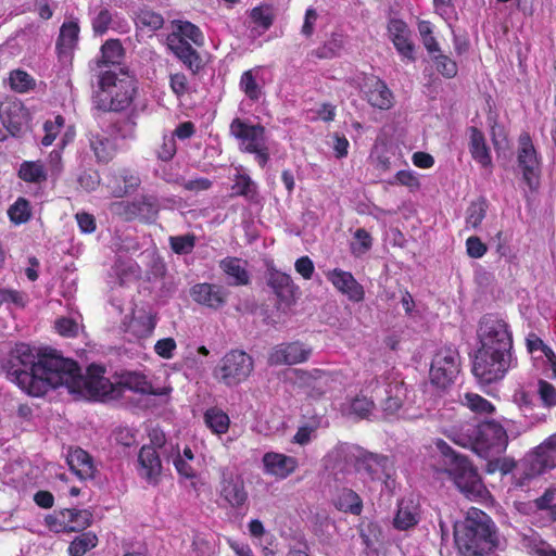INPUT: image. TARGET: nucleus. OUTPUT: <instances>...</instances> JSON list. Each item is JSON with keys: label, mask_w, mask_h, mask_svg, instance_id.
Returning a JSON list of instances; mask_svg holds the SVG:
<instances>
[{"label": "nucleus", "mask_w": 556, "mask_h": 556, "mask_svg": "<svg viewBox=\"0 0 556 556\" xmlns=\"http://www.w3.org/2000/svg\"><path fill=\"white\" fill-rule=\"evenodd\" d=\"M8 378L31 396H42L49 389L66 388L84 399L115 397L118 388L104 377L102 367L91 365L84 375L76 362L58 355L39 356L28 344H17L4 364Z\"/></svg>", "instance_id": "nucleus-1"}, {"label": "nucleus", "mask_w": 556, "mask_h": 556, "mask_svg": "<svg viewBox=\"0 0 556 556\" xmlns=\"http://www.w3.org/2000/svg\"><path fill=\"white\" fill-rule=\"evenodd\" d=\"M478 336L481 346L475 357L473 375L485 384L503 379L516 366L508 324L502 318L486 315L480 321Z\"/></svg>", "instance_id": "nucleus-2"}, {"label": "nucleus", "mask_w": 556, "mask_h": 556, "mask_svg": "<svg viewBox=\"0 0 556 556\" xmlns=\"http://www.w3.org/2000/svg\"><path fill=\"white\" fill-rule=\"evenodd\" d=\"M368 394L381 397V408L386 417L395 415L406 397V387L399 372L390 370L379 378H372L366 383L361 393L352 399L345 407V413L359 419H374L376 405Z\"/></svg>", "instance_id": "nucleus-3"}, {"label": "nucleus", "mask_w": 556, "mask_h": 556, "mask_svg": "<svg viewBox=\"0 0 556 556\" xmlns=\"http://www.w3.org/2000/svg\"><path fill=\"white\" fill-rule=\"evenodd\" d=\"M455 542L468 556L482 555L498 545L496 527L482 510L471 507L463 525L454 527Z\"/></svg>", "instance_id": "nucleus-4"}, {"label": "nucleus", "mask_w": 556, "mask_h": 556, "mask_svg": "<svg viewBox=\"0 0 556 556\" xmlns=\"http://www.w3.org/2000/svg\"><path fill=\"white\" fill-rule=\"evenodd\" d=\"M451 439L459 446L471 448L481 458H494L505 452L508 437L505 429L495 421L467 425Z\"/></svg>", "instance_id": "nucleus-5"}, {"label": "nucleus", "mask_w": 556, "mask_h": 556, "mask_svg": "<svg viewBox=\"0 0 556 556\" xmlns=\"http://www.w3.org/2000/svg\"><path fill=\"white\" fill-rule=\"evenodd\" d=\"M437 448L444 457L445 470L454 483L469 498H482L486 492L477 470L468 459L457 454L446 442L437 440Z\"/></svg>", "instance_id": "nucleus-6"}, {"label": "nucleus", "mask_w": 556, "mask_h": 556, "mask_svg": "<svg viewBox=\"0 0 556 556\" xmlns=\"http://www.w3.org/2000/svg\"><path fill=\"white\" fill-rule=\"evenodd\" d=\"M136 92L132 79L119 78L115 73L106 71L99 77V90L93 96V105L104 112L123 111L132 103Z\"/></svg>", "instance_id": "nucleus-7"}, {"label": "nucleus", "mask_w": 556, "mask_h": 556, "mask_svg": "<svg viewBox=\"0 0 556 556\" xmlns=\"http://www.w3.org/2000/svg\"><path fill=\"white\" fill-rule=\"evenodd\" d=\"M230 132L240 141V146L245 152L255 155V160L261 167L267 164L269 148L263 126L236 118L230 124Z\"/></svg>", "instance_id": "nucleus-8"}, {"label": "nucleus", "mask_w": 556, "mask_h": 556, "mask_svg": "<svg viewBox=\"0 0 556 556\" xmlns=\"http://www.w3.org/2000/svg\"><path fill=\"white\" fill-rule=\"evenodd\" d=\"M254 369L253 358L241 350H231L219 361L214 370L215 378L228 386H238L245 381Z\"/></svg>", "instance_id": "nucleus-9"}, {"label": "nucleus", "mask_w": 556, "mask_h": 556, "mask_svg": "<svg viewBox=\"0 0 556 556\" xmlns=\"http://www.w3.org/2000/svg\"><path fill=\"white\" fill-rule=\"evenodd\" d=\"M362 447L339 442L323 458L325 470L336 480H342L356 469L357 460L361 458Z\"/></svg>", "instance_id": "nucleus-10"}, {"label": "nucleus", "mask_w": 556, "mask_h": 556, "mask_svg": "<svg viewBox=\"0 0 556 556\" xmlns=\"http://www.w3.org/2000/svg\"><path fill=\"white\" fill-rule=\"evenodd\" d=\"M460 357L456 349L450 345L439 348L431 361L430 381L438 388L452 384L459 372Z\"/></svg>", "instance_id": "nucleus-11"}, {"label": "nucleus", "mask_w": 556, "mask_h": 556, "mask_svg": "<svg viewBox=\"0 0 556 556\" xmlns=\"http://www.w3.org/2000/svg\"><path fill=\"white\" fill-rule=\"evenodd\" d=\"M553 468H556V445L548 444L547 439L517 467L520 471L518 483L523 485L527 480Z\"/></svg>", "instance_id": "nucleus-12"}, {"label": "nucleus", "mask_w": 556, "mask_h": 556, "mask_svg": "<svg viewBox=\"0 0 556 556\" xmlns=\"http://www.w3.org/2000/svg\"><path fill=\"white\" fill-rule=\"evenodd\" d=\"M355 470L364 481L382 482L389 490L394 485L392 465L386 456L368 453L362 448Z\"/></svg>", "instance_id": "nucleus-13"}, {"label": "nucleus", "mask_w": 556, "mask_h": 556, "mask_svg": "<svg viewBox=\"0 0 556 556\" xmlns=\"http://www.w3.org/2000/svg\"><path fill=\"white\" fill-rule=\"evenodd\" d=\"M517 161L525 182L531 190H535L539 187L541 163L528 132H522L518 138Z\"/></svg>", "instance_id": "nucleus-14"}, {"label": "nucleus", "mask_w": 556, "mask_h": 556, "mask_svg": "<svg viewBox=\"0 0 556 556\" xmlns=\"http://www.w3.org/2000/svg\"><path fill=\"white\" fill-rule=\"evenodd\" d=\"M218 495L225 506L240 508L248 501L244 480L229 467L219 469Z\"/></svg>", "instance_id": "nucleus-15"}, {"label": "nucleus", "mask_w": 556, "mask_h": 556, "mask_svg": "<svg viewBox=\"0 0 556 556\" xmlns=\"http://www.w3.org/2000/svg\"><path fill=\"white\" fill-rule=\"evenodd\" d=\"M91 518L92 515L86 509H64L48 515L45 523L55 533L76 532L87 528L91 523Z\"/></svg>", "instance_id": "nucleus-16"}, {"label": "nucleus", "mask_w": 556, "mask_h": 556, "mask_svg": "<svg viewBox=\"0 0 556 556\" xmlns=\"http://www.w3.org/2000/svg\"><path fill=\"white\" fill-rule=\"evenodd\" d=\"M312 349L301 342L282 343L274 346L268 355V363L274 366L295 365L306 362Z\"/></svg>", "instance_id": "nucleus-17"}, {"label": "nucleus", "mask_w": 556, "mask_h": 556, "mask_svg": "<svg viewBox=\"0 0 556 556\" xmlns=\"http://www.w3.org/2000/svg\"><path fill=\"white\" fill-rule=\"evenodd\" d=\"M326 278L352 302H362L365 298L363 286L349 271L334 268L325 273Z\"/></svg>", "instance_id": "nucleus-18"}, {"label": "nucleus", "mask_w": 556, "mask_h": 556, "mask_svg": "<svg viewBox=\"0 0 556 556\" xmlns=\"http://www.w3.org/2000/svg\"><path fill=\"white\" fill-rule=\"evenodd\" d=\"M263 470L266 475L283 480L291 476L298 468V459L277 452H267L262 458Z\"/></svg>", "instance_id": "nucleus-19"}, {"label": "nucleus", "mask_w": 556, "mask_h": 556, "mask_svg": "<svg viewBox=\"0 0 556 556\" xmlns=\"http://www.w3.org/2000/svg\"><path fill=\"white\" fill-rule=\"evenodd\" d=\"M295 375L296 383L306 389L307 395L313 399L323 396L330 389L331 378L327 372L320 369H313L309 371L295 370Z\"/></svg>", "instance_id": "nucleus-20"}, {"label": "nucleus", "mask_w": 556, "mask_h": 556, "mask_svg": "<svg viewBox=\"0 0 556 556\" xmlns=\"http://www.w3.org/2000/svg\"><path fill=\"white\" fill-rule=\"evenodd\" d=\"M138 475L148 483L156 484L162 472V462L155 447L143 445L138 454Z\"/></svg>", "instance_id": "nucleus-21"}, {"label": "nucleus", "mask_w": 556, "mask_h": 556, "mask_svg": "<svg viewBox=\"0 0 556 556\" xmlns=\"http://www.w3.org/2000/svg\"><path fill=\"white\" fill-rule=\"evenodd\" d=\"M139 175L129 168H122L110 173L108 177V188L116 198H123L134 192L140 185Z\"/></svg>", "instance_id": "nucleus-22"}, {"label": "nucleus", "mask_w": 556, "mask_h": 556, "mask_svg": "<svg viewBox=\"0 0 556 556\" xmlns=\"http://www.w3.org/2000/svg\"><path fill=\"white\" fill-rule=\"evenodd\" d=\"M190 295L198 304L217 309L225 304L227 293L220 286L203 282L194 285Z\"/></svg>", "instance_id": "nucleus-23"}, {"label": "nucleus", "mask_w": 556, "mask_h": 556, "mask_svg": "<svg viewBox=\"0 0 556 556\" xmlns=\"http://www.w3.org/2000/svg\"><path fill=\"white\" fill-rule=\"evenodd\" d=\"M167 46L169 50L187 66L193 74H197L202 67V60L199 53L192 48L191 43L179 39L176 35L167 36Z\"/></svg>", "instance_id": "nucleus-24"}, {"label": "nucleus", "mask_w": 556, "mask_h": 556, "mask_svg": "<svg viewBox=\"0 0 556 556\" xmlns=\"http://www.w3.org/2000/svg\"><path fill=\"white\" fill-rule=\"evenodd\" d=\"M267 283L273 289L281 303L290 305L294 299V292L298 287L293 283L290 275L269 268L267 274Z\"/></svg>", "instance_id": "nucleus-25"}, {"label": "nucleus", "mask_w": 556, "mask_h": 556, "mask_svg": "<svg viewBox=\"0 0 556 556\" xmlns=\"http://www.w3.org/2000/svg\"><path fill=\"white\" fill-rule=\"evenodd\" d=\"M420 520L419 503L413 498H403L397 504L393 518V527L400 531H406L418 525Z\"/></svg>", "instance_id": "nucleus-26"}, {"label": "nucleus", "mask_w": 556, "mask_h": 556, "mask_svg": "<svg viewBox=\"0 0 556 556\" xmlns=\"http://www.w3.org/2000/svg\"><path fill=\"white\" fill-rule=\"evenodd\" d=\"M79 25L76 20H70L62 24L56 42L59 56L62 60H70L76 49L79 39Z\"/></svg>", "instance_id": "nucleus-27"}, {"label": "nucleus", "mask_w": 556, "mask_h": 556, "mask_svg": "<svg viewBox=\"0 0 556 556\" xmlns=\"http://www.w3.org/2000/svg\"><path fill=\"white\" fill-rule=\"evenodd\" d=\"M265 79L263 76V67L255 66L242 73L239 81L240 90L245 97L256 102L264 94Z\"/></svg>", "instance_id": "nucleus-28"}, {"label": "nucleus", "mask_w": 556, "mask_h": 556, "mask_svg": "<svg viewBox=\"0 0 556 556\" xmlns=\"http://www.w3.org/2000/svg\"><path fill=\"white\" fill-rule=\"evenodd\" d=\"M390 38L399 53L408 60H414V47L409 38V29L401 20H392L389 23Z\"/></svg>", "instance_id": "nucleus-29"}, {"label": "nucleus", "mask_w": 556, "mask_h": 556, "mask_svg": "<svg viewBox=\"0 0 556 556\" xmlns=\"http://www.w3.org/2000/svg\"><path fill=\"white\" fill-rule=\"evenodd\" d=\"M367 88L364 92L368 102L378 109L388 110L392 105V92L387 85L377 77H368L365 83Z\"/></svg>", "instance_id": "nucleus-30"}, {"label": "nucleus", "mask_w": 556, "mask_h": 556, "mask_svg": "<svg viewBox=\"0 0 556 556\" xmlns=\"http://www.w3.org/2000/svg\"><path fill=\"white\" fill-rule=\"evenodd\" d=\"M92 30L96 35H104L109 29L125 31L127 23L117 13L106 8L97 10L91 18Z\"/></svg>", "instance_id": "nucleus-31"}, {"label": "nucleus", "mask_w": 556, "mask_h": 556, "mask_svg": "<svg viewBox=\"0 0 556 556\" xmlns=\"http://www.w3.org/2000/svg\"><path fill=\"white\" fill-rule=\"evenodd\" d=\"M67 464L71 470L80 479H91L94 476L96 467L92 458L83 448L71 450L67 454Z\"/></svg>", "instance_id": "nucleus-32"}, {"label": "nucleus", "mask_w": 556, "mask_h": 556, "mask_svg": "<svg viewBox=\"0 0 556 556\" xmlns=\"http://www.w3.org/2000/svg\"><path fill=\"white\" fill-rule=\"evenodd\" d=\"M469 151L472 159L482 167L489 168L492 166V156L486 146L485 138L476 127L470 129Z\"/></svg>", "instance_id": "nucleus-33"}, {"label": "nucleus", "mask_w": 556, "mask_h": 556, "mask_svg": "<svg viewBox=\"0 0 556 556\" xmlns=\"http://www.w3.org/2000/svg\"><path fill=\"white\" fill-rule=\"evenodd\" d=\"M220 268L227 275L229 283L232 286H244L249 283L250 276L241 260L237 257H226L220 261Z\"/></svg>", "instance_id": "nucleus-34"}, {"label": "nucleus", "mask_w": 556, "mask_h": 556, "mask_svg": "<svg viewBox=\"0 0 556 556\" xmlns=\"http://www.w3.org/2000/svg\"><path fill=\"white\" fill-rule=\"evenodd\" d=\"M89 143L98 162L108 163L114 157L116 147L105 135L100 132L91 134Z\"/></svg>", "instance_id": "nucleus-35"}, {"label": "nucleus", "mask_w": 556, "mask_h": 556, "mask_svg": "<svg viewBox=\"0 0 556 556\" xmlns=\"http://www.w3.org/2000/svg\"><path fill=\"white\" fill-rule=\"evenodd\" d=\"M155 326V316L150 312L140 311L130 320L129 331L139 338H146L152 334Z\"/></svg>", "instance_id": "nucleus-36"}, {"label": "nucleus", "mask_w": 556, "mask_h": 556, "mask_svg": "<svg viewBox=\"0 0 556 556\" xmlns=\"http://www.w3.org/2000/svg\"><path fill=\"white\" fill-rule=\"evenodd\" d=\"M122 383L128 389L140 393L164 395L170 391V389L167 388H163L161 391H155L147 380V377L136 371L127 372L126 375H124Z\"/></svg>", "instance_id": "nucleus-37"}, {"label": "nucleus", "mask_w": 556, "mask_h": 556, "mask_svg": "<svg viewBox=\"0 0 556 556\" xmlns=\"http://www.w3.org/2000/svg\"><path fill=\"white\" fill-rule=\"evenodd\" d=\"M203 419L205 426L215 434H225L229 429V416L218 407L206 409Z\"/></svg>", "instance_id": "nucleus-38"}, {"label": "nucleus", "mask_w": 556, "mask_h": 556, "mask_svg": "<svg viewBox=\"0 0 556 556\" xmlns=\"http://www.w3.org/2000/svg\"><path fill=\"white\" fill-rule=\"evenodd\" d=\"M334 505L339 510L353 515H359L363 509L359 495L351 489H343L334 500Z\"/></svg>", "instance_id": "nucleus-39"}, {"label": "nucleus", "mask_w": 556, "mask_h": 556, "mask_svg": "<svg viewBox=\"0 0 556 556\" xmlns=\"http://www.w3.org/2000/svg\"><path fill=\"white\" fill-rule=\"evenodd\" d=\"M250 18L258 34H263L273 25L275 18L274 9L267 4L255 7L250 12Z\"/></svg>", "instance_id": "nucleus-40"}, {"label": "nucleus", "mask_w": 556, "mask_h": 556, "mask_svg": "<svg viewBox=\"0 0 556 556\" xmlns=\"http://www.w3.org/2000/svg\"><path fill=\"white\" fill-rule=\"evenodd\" d=\"M18 177L26 182L40 184L46 181L47 172L40 162L24 161L20 166Z\"/></svg>", "instance_id": "nucleus-41"}, {"label": "nucleus", "mask_w": 556, "mask_h": 556, "mask_svg": "<svg viewBox=\"0 0 556 556\" xmlns=\"http://www.w3.org/2000/svg\"><path fill=\"white\" fill-rule=\"evenodd\" d=\"M170 35H176L179 39L190 41L195 46L203 45V35L200 28L187 21L177 22L175 30Z\"/></svg>", "instance_id": "nucleus-42"}, {"label": "nucleus", "mask_w": 556, "mask_h": 556, "mask_svg": "<svg viewBox=\"0 0 556 556\" xmlns=\"http://www.w3.org/2000/svg\"><path fill=\"white\" fill-rule=\"evenodd\" d=\"M101 56L98 61L99 66L101 64H115L118 63L123 55V47L117 39L106 40L101 47Z\"/></svg>", "instance_id": "nucleus-43"}, {"label": "nucleus", "mask_w": 556, "mask_h": 556, "mask_svg": "<svg viewBox=\"0 0 556 556\" xmlns=\"http://www.w3.org/2000/svg\"><path fill=\"white\" fill-rule=\"evenodd\" d=\"M10 220L15 225L25 224L31 217L30 203L25 198H18L8 210Z\"/></svg>", "instance_id": "nucleus-44"}, {"label": "nucleus", "mask_w": 556, "mask_h": 556, "mask_svg": "<svg viewBox=\"0 0 556 556\" xmlns=\"http://www.w3.org/2000/svg\"><path fill=\"white\" fill-rule=\"evenodd\" d=\"M98 543V538L92 532H85L77 536L68 546L71 556H83L93 548Z\"/></svg>", "instance_id": "nucleus-45"}, {"label": "nucleus", "mask_w": 556, "mask_h": 556, "mask_svg": "<svg viewBox=\"0 0 556 556\" xmlns=\"http://www.w3.org/2000/svg\"><path fill=\"white\" fill-rule=\"evenodd\" d=\"M232 191L235 194L242 195L249 201L257 199V186L248 175L237 176Z\"/></svg>", "instance_id": "nucleus-46"}, {"label": "nucleus", "mask_w": 556, "mask_h": 556, "mask_svg": "<svg viewBox=\"0 0 556 556\" xmlns=\"http://www.w3.org/2000/svg\"><path fill=\"white\" fill-rule=\"evenodd\" d=\"M197 237L193 233L170 236L169 247L174 253L179 255L190 254L195 247Z\"/></svg>", "instance_id": "nucleus-47"}, {"label": "nucleus", "mask_w": 556, "mask_h": 556, "mask_svg": "<svg viewBox=\"0 0 556 556\" xmlns=\"http://www.w3.org/2000/svg\"><path fill=\"white\" fill-rule=\"evenodd\" d=\"M9 84L14 91L24 93L33 89L35 80L25 71L15 70L10 73Z\"/></svg>", "instance_id": "nucleus-48"}, {"label": "nucleus", "mask_w": 556, "mask_h": 556, "mask_svg": "<svg viewBox=\"0 0 556 556\" xmlns=\"http://www.w3.org/2000/svg\"><path fill=\"white\" fill-rule=\"evenodd\" d=\"M463 404L470 410L479 414H491L494 412V406L488 400L475 393H466Z\"/></svg>", "instance_id": "nucleus-49"}, {"label": "nucleus", "mask_w": 556, "mask_h": 556, "mask_svg": "<svg viewBox=\"0 0 556 556\" xmlns=\"http://www.w3.org/2000/svg\"><path fill=\"white\" fill-rule=\"evenodd\" d=\"M137 23L142 27H148L150 30H159L163 27L164 18L160 13L150 9H142L137 15Z\"/></svg>", "instance_id": "nucleus-50"}, {"label": "nucleus", "mask_w": 556, "mask_h": 556, "mask_svg": "<svg viewBox=\"0 0 556 556\" xmlns=\"http://www.w3.org/2000/svg\"><path fill=\"white\" fill-rule=\"evenodd\" d=\"M432 62L435 70L446 78H453L457 74V64L451 58L443 53L434 54Z\"/></svg>", "instance_id": "nucleus-51"}, {"label": "nucleus", "mask_w": 556, "mask_h": 556, "mask_svg": "<svg viewBox=\"0 0 556 556\" xmlns=\"http://www.w3.org/2000/svg\"><path fill=\"white\" fill-rule=\"evenodd\" d=\"M389 184L404 186L412 192L417 191L420 188L418 175L410 169L399 170Z\"/></svg>", "instance_id": "nucleus-52"}, {"label": "nucleus", "mask_w": 556, "mask_h": 556, "mask_svg": "<svg viewBox=\"0 0 556 556\" xmlns=\"http://www.w3.org/2000/svg\"><path fill=\"white\" fill-rule=\"evenodd\" d=\"M371 248V237L363 228H359L354 233V240L351 243L352 253L355 256L365 254Z\"/></svg>", "instance_id": "nucleus-53"}, {"label": "nucleus", "mask_w": 556, "mask_h": 556, "mask_svg": "<svg viewBox=\"0 0 556 556\" xmlns=\"http://www.w3.org/2000/svg\"><path fill=\"white\" fill-rule=\"evenodd\" d=\"M63 126L64 118L61 115H56L53 121H47L43 125L45 136L41 144L45 147L51 146Z\"/></svg>", "instance_id": "nucleus-54"}, {"label": "nucleus", "mask_w": 556, "mask_h": 556, "mask_svg": "<svg viewBox=\"0 0 556 556\" xmlns=\"http://www.w3.org/2000/svg\"><path fill=\"white\" fill-rule=\"evenodd\" d=\"M523 541L530 553L536 556H556V551L536 535L526 538Z\"/></svg>", "instance_id": "nucleus-55"}, {"label": "nucleus", "mask_w": 556, "mask_h": 556, "mask_svg": "<svg viewBox=\"0 0 556 556\" xmlns=\"http://www.w3.org/2000/svg\"><path fill=\"white\" fill-rule=\"evenodd\" d=\"M536 392L544 407L556 406V388L552 383L539 380Z\"/></svg>", "instance_id": "nucleus-56"}, {"label": "nucleus", "mask_w": 556, "mask_h": 556, "mask_svg": "<svg viewBox=\"0 0 556 556\" xmlns=\"http://www.w3.org/2000/svg\"><path fill=\"white\" fill-rule=\"evenodd\" d=\"M176 151L177 148L174 135H164L162 138V143L156 149L157 159L164 162L170 161L176 154Z\"/></svg>", "instance_id": "nucleus-57"}, {"label": "nucleus", "mask_w": 556, "mask_h": 556, "mask_svg": "<svg viewBox=\"0 0 556 556\" xmlns=\"http://www.w3.org/2000/svg\"><path fill=\"white\" fill-rule=\"evenodd\" d=\"M485 217V207L484 204L472 203L467 211L466 224L467 227L477 228Z\"/></svg>", "instance_id": "nucleus-58"}, {"label": "nucleus", "mask_w": 556, "mask_h": 556, "mask_svg": "<svg viewBox=\"0 0 556 556\" xmlns=\"http://www.w3.org/2000/svg\"><path fill=\"white\" fill-rule=\"evenodd\" d=\"M4 304L23 307L26 304V295L16 290L0 289V306Z\"/></svg>", "instance_id": "nucleus-59"}, {"label": "nucleus", "mask_w": 556, "mask_h": 556, "mask_svg": "<svg viewBox=\"0 0 556 556\" xmlns=\"http://www.w3.org/2000/svg\"><path fill=\"white\" fill-rule=\"evenodd\" d=\"M342 48V40L333 37L330 41L325 43L323 47L313 51V54L319 59H331L338 54Z\"/></svg>", "instance_id": "nucleus-60"}, {"label": "nucleus", "mask_w": 556, "mask_h": 556, "mask_svg": "<svg viewBox=\"0 0 556 556\" xmlns=\"http://www.w3.org/2000/svg\"><path fill=\"white\" fill-rule=\"evenodd\" d=\"M177 349L176 341L173 338H164L156 341L154 352L162 358L170 359Z\"/></svg>", "instance_id": "nucleus-61"}, {"label": "nucleus", "mask_w": 556, "mask_h": 556, "mask_svg": "<svg viewBox=\"0 0 556 556\" xmlns=\"http://www.w3.org/2000/svg\"><path fill=\"white\" fill-rule=\"evenodd\" d=\"M214 547L202 536H194L190 549V556H213Z\"/></svg>", "instance_id": "nucleus-62"}, {"label": "nucleus", "mask_w": 556, "mask_h": 556, "mask_svg": "<svg viewBox=\"0 0 556 556\" xmlns=\"http://www.w3.org/2000/svg\"><path fill=\"white\" fill-rule=\"evenodd\" d=\"M136 122L130 118H123L115 125L116 134L123 139H132L136 135Z\"/></svg>", "instance_id": "nucleus-63"}, {"label": "nucleus", "mask_w": 556, "mask_h": 556, "mask_svg": "<svg viewBox=\"0 0 556 556\" xmlns=\"http://www.w3.org/2000/svg\"><path fill=\"white\" fill-rule=\"evenodd\" d=\"M467 253L470 257L480 258L486 252L485 244L478 237H469L466 241Z\"/></svg>", "instance_id": "nucleus-64"}]
</instances>
